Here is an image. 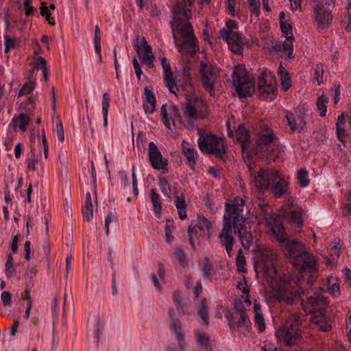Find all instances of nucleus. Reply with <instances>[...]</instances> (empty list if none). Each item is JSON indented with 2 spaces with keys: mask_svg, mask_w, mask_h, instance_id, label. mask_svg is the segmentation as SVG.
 I'll return each instance as SVG.
<instances>
[{
  "mask_svg": "<svg viewBox=\"0 0 351 351\" xmlns=\"http://www.w3.org/2000/svg\"><path fill=\"white\" fill-rule=\"evenodd\" d=\"M148 156L152 168L158 171H162V173L167 171L168 161L162 157L160 151L154 142L149 143Z\"/></svg>",
  "mask_w": 351,
  "mask_h": 351,
  "instance_id": "obj_16",
  "label": "nucleus"
},
{
  "mask_svg": "<svg viewBox=\"0 0 351 351\" xmlns=\"http://www.w3.org/2000/svg\"><path fill=\"white\" fill-rule=\"evenodd\" d=\"M328 303L327 298L322 295L321 290H317L314 291L311 295L307 297V300L305 304H304L303 300H302V305L304 306V308L306 313H313L316 311H318L325 306Z\"/></svg>",
  "mask_w": 351,
  "mask_h": 351,
  "instance_id": "obj_17",
  "label": "nucleus"
},
{
  "mask_svg": "<svg viewBox=\"0 0 351 351\" xmlns=\"http://www.w3.org/2000/svg\"><path fill=\"white\" fill-rule=\"evenodd\" d=\"M159 186L162 193L165 195L170 197L171 189L168 180L165 178L162 177L159 178Z\"/></svg>",
  "mask_w": 351,
  "mask_h": 351,
  "instance_id": "obj_48",
  "label": "nucleus"
},
{
  "mask_svg": "<svg viewBox=\"0 0 351 351\" xmlns=\"http://www.w3.org/2000/svg\"><path fill=\"white\" fill-rule=\"evenodd\" d=\"M198 314L202 319L204 322L203 324L206 326H208L209 324V316L206 298H203L201 300L199 308L198 310Z\"/></svg>",
  "mask_w": 351,
  "mask_h": 351,
  "instance_id": "obj_40",
  "label": "nucleus"
},
{
  "mask_svg": "<svg viewBox=\"0 0 351 351\" xmlns=\"http://www.w3.org/2000/svg\"><path fill=\"white\" fill-rule=\"evenodd\" d=\"M280 27L282 32L285 36L286 38H287V36L293 35L292 27L289 23H287L286 21H282Z\"/></svg>",
  "mask_w": 351,
  "mask_h": 351,
  "instance_id": "obj_60",
  "label": "nucleus"
},
{
  "mask_svg": "<svg viewBox=\"0 0 351 351\" xmlns=\"http://www.w3.org/2000/svg\"><path fill=\"white\" fill-rule=\"evenodd\" d=\"M301 320L297 316L287 320L281 328L276 332V336L280 341H283L286 346H291L297 344L301 338V331L299 326Z\"/></svg>",
  "mask_w": 351,
  "mask_h": 351,
  "instance_id": "obj_8",
  "label": "nucleus"
},
{
  "mask_svg": "<svg viewBox=\"0 0 351 351\" xmlns=\"http://www.w3.org/2000/svg\"><path fill=\"white\" fill-rule=\"evenodd\" d=\"M54 132L56 133L57 137L61 143L64 141V134L62 123L60 121L58 120L56 125L53 128Z\"/></svg>",
  "mask_w": 351,
  "mask_h": 351,
  "instance_id": "obj_51",
  "label": "nucleus"
},
{
  "mask_svg": "<svg viewBox=\"0 0 351 351\" xmlns=\"http://www.w3.org/2000/svg\"><path fill=\"white\" fill-rule=\"evenodd\" d=\"M294 40L293 35L287 36V38L283 43H276L273 45L272 49L275 51L282 52L289 59H293V42Z\"/></svg>",
  "mask_w": 351,
  "mask_h": 351,
  "instance_id": "obj_24",
  "label": "nucleus"
},
{
  "mask_svg": "<svg viewBox=\"0 0 351 351\" xmlns=\"http://www.w3.org/2000/svg\"><path fill=\"white\" fill-rule=\"evenodd\" d=\"M194 224L199 229V231L203 234L205 232H209L212 226L210 222L203 215H197V220L194 221Z\"/></svg>",
  "mask_w": 351,
  "mask_h": 351,
  "instance_id": "obj_36",
  "label": "nucleus"
},
{
  "mask_svg": "<svg viewBox=\"0 0 351 351\" xmlns=\"http://www.w3.org/2000/svg\"><path fill=\"white\" fill-rule=\"evenodd\" d=\"M117 177L120 182V186L122 189H125L129 186L128 178L125 171H119L117 174Z\"/></svg>",
  "mask_w": 351,
  "mask_h": 351,
  "instance_id": "obj_56",
  "label": "nucleus"
},
{
  "mask_svg": "<svg viewBox=\"0 0 351 351\" xmlns=\"http://www.w3.org/2000/svg\"><path fill=\"white\" fill-rule=\"evenodd\" d=\"M258 205L261 209V215L267 226L270 228L274 237L278 241H285V230L280 217L271 212V208L264 200H259Z\"/></svg>",
  "mask_w": 351,
  "mask_h": 351,
  "instance_id": "obj_9",
  "label": "nucleus"
},
{
  "mask_svg": "<svg viewBox=\"0 0 351 351\" xmlns=\"http://www.w3.org/2000/svg\"><path fill=\"white\" fill-rule=\"evenodd\" d=\"M212 265L210 264L208 257H205L203 260V277L204 278H209L211 276Z\"/></svg>",
  "mask_w": 351,
  "mask_h": 351,
  "instance_id": "obj_52",
  "label": "nucleus"
},
{
  "mask_svg": "<svg viewBox=\"0 0 351 351\" xmlns=\"http://www.w3.org/2000/svg\"><path fill=\"white\" fill-rule=\"evenodd\" d=\"M145 101L143 102V109L146 114H152L156 111V100L155 95L152 90L147 86L144 88Z\"/></svg>",
  "mask_w": 351,
  "mask_h": 351,
  "instance_id": "obj_27",
  "label": "nucleus"
},
{
  "mask_svg": "<svg viewBox=\"0 0 351 351\" xmlns=\"http://www.w3.org/2000/svg\"><path fill=\"white\" fill-rule=\"evenodd\" d=\"M110 98L109 94L107 93H104L101 101V110L104 118V125L105 127H106L108 124V113L110 108Z\"/></svg>",
  "mask_w": 351,
  "mask_h": 351,
  "instance_id": "obj_38",
  "label": "nucleus"
},
{
  "mask_svg": "<svg viewBox=\"0 0 351 351\" xmlns=\"http://www.w3.org/2000/svg\"><path fill=\"white\" fill-rule=\"evenodd\" d=\"M282 88L285 91L287 90L291 86V78L289 75H282L281 77Z\"/></svg>",
  "mask_w": 351,
  "mask_h": 351,
  "instance_id": "obj_63",
  "label": "nucleus"
},
{
  "mask_svg": "<svg viewBox=\"0 0 351 351\" xmlns=\"http://www.w3.org/2000/svg\"><path fill=\"white\" fill-rule=\"evenodd\" d=\"M162 121L165 126L170 130L176 128L175 119H177L180 123H182L179 110L176 106H168L167 104H162L160 108Z\"/></svg>",
  "mask_w": 351,
  "mask_h": 351,
  "instance_id": "obj_15",
  "label": "nucleus"
},
{
  "mask_svg": "<svg viewBox=\"0 0 351 351\" xmlns=\"http://www.w3.org/2000/svg\"><path fill=\"white\" fill-rule=\"evenodd\" d=\"M298 178L300 185L305 187L308 185L309 180L308 178V171L304 169H300L298 171Z\"/></svg>",
  "mask_w": 351,
  "mask_h": 351,
  "instance_id": "obj_49",
  "label": "nucleus"
},
{
  "mask_svg": "<svg viewBox=\"0 0 351 351\" xmlns=\"http://www.w3.org/2000/svg\"><path fill=\"white\" fill-rule=\"evenodd\" d=\"M32 1L27 0L24 1V7L25 8V14L27 16H33L36 12V9L31 5Z\"/></svg>",
  "mask_w": 351,
  "mask_h": 351,
  "instance_id": "obj_62",
  "label": "nucleus"
},
{
  "mask_svg": "<svg viewBox=\"0 0 351 351\" xmlns=\"http://www.w3.org/2000/svg\"><path fill=\"white\" fill-rule=\"evenodd\" d=\"M315 77L317 81L318 84L324 82V67L322 64H317L315 68Z\"/></svg>",
  "mask_w": 351,
  "mask_h": 351,
  "instance_id": "obj_54",
  "label": "nucleus"
},
{
  "mask_svg": "<svg viewBox=\"0 0 351 351\" xmlns=\"http://www.w3.org/2000/svg\"><path fill=\"white\" fill-rule=\"evenodd\" d=\"M328 97L325 95H322L317 99V108L319 111V115L321 117L326 116V104L328 103Z\"/></svg>",
  "mask_w": 351,
  "mask_h": 351,
  "instance_id": "obj_42",
  "label": "nucleus"
},
{
  "mask_svg": "<svg viewBox=\"0 0 351 351\" xmlns=\"http://www.w3.org/2000/svg\"><path fill=\"white\" fill-rule=\"evenodd\" d=\"M273 185L271 186L272 191L276 197H280L283 195L287 190V182L282 179L277 171L276 178L272 181Z\"/></svg>",
  "mask_w": 351,
  "mask_h": 351,
  "instance_id": "obj_28",
  "label": "nucleus"
},
{
  "mask_svg": "<svg viewBox=\"0 0 351 351\" xmlns=\"http://www.w3.org/2000/svg\"><path fill=\"white\" fill-rule=\"evenodd\" d=\"M261 306L258 303H254V310L255 313L254 322L255 324L258 326V329L261 332L265 330V324L263 318V315L261 311Z\"/></svg>",
  "mask_w": 351,
  "mask_h": 351,
  "instance_id": "obj_34",
  "label": "nucleus"
},
{
  "mask_svg": "<svg viewBox=\"0 0 351 351\" xmlns=\"http://www.w3.org/2000/svg\"><path fill=\"white\" fill-rule=\"evenodd\" d=\"M161 66L163 71V80L166 86L170 93L176 95L179 91V88L173 77V73L169 62L165 57L160 58Z\"/></svg>",
  "mask_w": 351,
  "mask_h": 351,
  "instance_id": "obj_19",
  "label": "nucleus"
},
{
  "mask_svg": "<svg viewBox=\"0 0 351 351\" xmlns=\"http://www.w3.org/2000/svg\"><path fill=\"white\" fill-rule=\"evenodd\" d=\"M195 337L196 341L201 346H207L209 342V338L206 335L204 332L200 331L199 329H195Z\"/></svg>",
  "mask_w": 351,
  "mask_h": 351,
  "instance_id": "obj_46",
  "label": "nucleus"
},
{
  "mask_svg": "<svg viewBox=\"0 0 351 351\" xmlns=\"http://www.w3.org/2000/svg\"><path fill=\"white\" fill-rule=\"evenodd\" d=\"M30 121L31 119L28 115L25 113H21L18 117L13 118V128L15 130L18 128L21 131L25 132L27 130Z\"/></svg>",
  "mask_w": 351,
  "mask_h": 351,
  "instance_id": "obj_29",
  "label": "nucleus"
},
{
  "mask_svg": "<svg viewBox=\"0 0 351 351\" xmlns=\"http://www.w3.org/2000/svg\"><path fill=\"white\" fill-rule=\"evenodd\" d=\"M285 217L293 224L297 226V227H301L302 226V213L300 210H292L290 211Z\"/></svg>",
  "mask_w": 351,
  "mask_h": 351,
  "instance_id": "obj_39",
  "label": "nucleus"
},
{
  "mask_svg": "<svg viewBox=\"0 0 351 351\" xmlns=\"http://www.w3.org/2000/svg\"><path fill=\"white\" fill-rule=\"evenodd\" d=\"M151 201L153 204L154 209L156 213H160L161 210V204L160 202V197L154 189L150 191Z\"/></svg>",
  "mask_w": 351,
  "mask_h": 351,
  "instance_id": "obj_44",
  "label": "nucleus"
},
{
  "mask_svg": "<svg viewBox=\"0 0 351 351\" xmlns=\"http://www.w3.org/2000/svg\"><path fill=\"white\" fill-rule=\"evenodd\" d=\"M285 243L287 254L292 259L293 266L300 271L312 273L317 269L315 256L306 250L305 247L296 239L280 241Z\"/></svg>",
  "mask_w": 351,
  "mask_h": 351,
  "instance_id": "obj_2",
  "label": "nucleus"
},
{
  "mask_svg": "<svg viewBox=\"0 0 351 351\" xmlns=\"http://www.w3.org/2000/svg\"><path fill=\"white\" fill-rule=\"evenodd\" d=\"M188 236L191 245L195 247L196 241L199 238L202 236L203 233L199 231V229L192 221L188 228Z\"/></svg>",
  "mask_w": 351,
  "mask_h": 351,
  "instance_id": "obj_32",
  "label": "nucleus"
},
{
  "mask_svg": "<svg viewBox=\"0 0 351 351\" xmlns=\"http://www.w3.org/2000/svg\"><path fill=\"white\" fill-rule=\"evenodd\" d=\"M36 80H32L24 84L19 92V96H23L30 94L35 88Z\"/></svg>",
  "mask_w": 351,
  "mask_h": 351,
  "instance_id": "obj_43",
  "label": "nucleus"
},
{
  "mask_svg": "<svg viewBox=\"0 0 351 351\" xmlns=\"http://www.w3.org/2000/svg\"><path fill=\"white\" fill-rule=\"evenodd\" d=\"M173 21L171 24H178L188 21L191 17V9L183 3L177 1L173 8Z\"/></svg>",
  "mask_w": 351,
  "mask_h": 351,
  "instance_id": "obj_22",
  "label": "nucleus"
},
{
  "mask_svg": "<svg viewBox=\"0 0 351 351\" xmlns=\"http://www.w3.org/2000/svg\"><path fill=\"white\" fill-rule=\"evenodd\" d=\"M182 154L187 159V163L192 169H195L197 153L193 146L188 142L183 141L182 143Z\"/></svg>",
  "mask_w": 351,
  "mask_h": 351,
  "instance_id": "obj_26",
  "label": "nucleus"
},
{
  "mask_svg": "<svg viewBox=\"0 0 351 351\" xmlns=\"http://www.w3.org/2000/svg\"><path fill=\"white\" fill-rule=\"evenodd\" d=\"M198 147L203 153L213 154L223 160H225L226 148L222 138L211 133L204 134L200 130H198Z\"/></svg>",
  "mask_w": 351,
  "mask_h": 351,
  "instance_id": "obj_5",
  "label": "nucleus"
},
{
  "mask_svg": "<svg viewBox=\"0 0 351 351\" xmlns=\"http://www.w3.org/2000/svg\"><path fill=\"white\" fill-rule=\"evenodd\" d=\"M171 26L175 45L182 56H192L199 51L197 38L189 21Z\"/></svg>",
  "mask_w": 351,
  "mask_h": 351,
  "instance_id": "obj_3",
  "label": "nucleus"
},
{
  "mask_svg": "<svg viewBox=\"0 0 351 351\" xmlns=\"http://www.w3.org/2000/svg\"><path fill=\"white\" fill-rule=\"evenodd\" d=\"M234 306L238 315H247L245 313L246 308L240 299L237 298L234 300Z\"/></svg>",
  "mask_w": 351,
  "mask_h": 351,
  "instance_id": "obj_58",
  "label": "nucleus"
},
{
  "mask_svg": "<svg viewBox=\"0 0 351 351\" xmlns=\"http://www.w3.org/2000/svg\"><path fill=\"white\" fill-rule=\"evenodd\" d=\"M225 207L223 228L219 234V238L229 257H231L234 242L232 229L234 233L238 234L244 249L250 248L253 237L251 228L247 225L246 217L243 214L245 207L244 200L237 197L231 202L226 203Z\"/></svg>",
  "mask_w": 351,
  "mask_h": 351,
  "instance_id": "obj_1",
  "label": "nucleus"
},
{
  "mask_svg": "<svg viewBox=\"0 0 351 351\" xmlns=\"http://www.w3.org/2000/svg\"><path fill=\"white\" fill-rule=\"evenodd\" d=\"M174 203L178 210V213L180 219L186 218V203L185 196L183 193L175 196Z\"/></svg>",
  "mask_w": 351,
  "mask_h": 351,
  "instance_id": "obj_30",
  "label": "nucleus"
},
{
  "mask_svg": "<svg viewBox=\"0 0 351 351\" xmlns=\"http://www.w3.org/2000/svg\"><path fill=\"white\" fill-rule=\"evenodd\" d=\"M237 24L233 20H228L226 23V27L220 30L221 37H227L230 34L237 32Z\"/></svg>",
  "mask_w": 351,
  "mask_h": 351,
  "instance_id": "obj_41",
  "label": "nucleus"
},
{
  "mask_svg": "<svg viewBox=\"0 0 351 351\" xmlns=\"http://www.w3.org/2000/svg\"><path fill=\"white\" fill-rule=\"evenodd\" d=\"M271 287L273 298L287 305L294 304L302 296L310 293L308 289H302L295 280H290L285 276H280L274 280Z\"/></svg>",
  "mask_w": 351,
  "mask_h": 351,
  "instance_id": "obj_4",
  "label": "nucleus"
},
{
  "mask_svg": "<svg viewBox=\"0 0 351 351\" xmlns=\"http://www.w3.org/2000/svg\"><path fill=\"white\" fill-rule=\"evenodd\" d=\"M327 284L329 293L333 297L338 298L341 293L339 279L336 276H328Z\"/></svg>",
  "mask_w": 351,
  "mask_h": 351,
  "instance_id": "obj_33",
  "label": "nucleus"
},
{
  "mask_svg": "<svg viewBox=\"0 0 351 351\" xmlns=\"http://www.w3.org/2000/svg\"><path fill=\"white\" fill-rule=\"evenodd\" d=\"M237 266L239 271L245 272V258L242 253L241 250L239 251L237 256Z\"/></svg>",
  "mask_w": 351,
  "mask_h": 351,
  "instance_id": "obj_53",
  "label": "nucleus"
},
{
  "mask_svg": "<svg viewBox=\"0 0 351 351\" xmlns=\"http://www.w3.org/2000/svg\"><path fill=\"white\" fill-rule=\"evenodd\" d=\"M276 254L270 248L259 247L254 251V265L256 271H263L271 277L276 274L274 265Z\"/></svg>",
  "mask_w": 351,
  "mask_h": 351,
  "instance_id": "obj_10",
  "label": "nucleus"
},
{
  "mask_svg": "<svg viewBox=\"0 0 351 351\" xmlns=\"http://www.w3.org/2000/svg\"><path fill=\"white\" fill-rule=\"evenodd\" d=\"M138 43L134 45V49L138 54L139 59L143 64L147 65L149 68H153L154 56L152 52V47L147 44L145 37L140 38L137 36Z\"/></svg>",
  "mask_w": 351,
  "mask_h": 351,
  "instance_id": "obj_14",
  "label": "nucleus"
},
{
  "mask_svg": "<svg viewBox=\"0 0 351 351\" xmlns=\"http://www.w3.org/2000/svg\"><path fill=\"white\" fill-rule=\"evenodd\" d=\"M5 53H8L11 49L15 47V40L9 36H5Z\"/></svg>",
  "mask_w": 351,
  "mask_h": 351,
  "instance_id": "obj_59",
  "label": "nucleus"
},
{
  "mask_svg": "<svg viewBox=\"0 0 351 351\" xmlns=\"http://www.w3.org/2000/svg\"><path fill=\"white\" fill-rule=\"evenodd\" d=\"M343 213L345 216L351 215V193H349L348 195V202L343 208Z\"/></svg>",
  "mask_w": 351,
  "mask_h": 351,
  "instance_id": "obj_64",
  "label": "nucleus"
},
{
  "mask_svg": "<svg viewBox=\"0 0 351 351\" xmlns=\"http://www.w3.org/2000/svg\"><path fill=\"white\" fill-rule=\"evenodd\" d=\"M237 141L241 145L243 149H247L250 145V134L248 131L243 125H239L236 132Z\"/></svg>",
  "mask_w": 351,
  "mask_h": 351,
  "instance_id": "obj_31",
  "label": "nucleus"
},
{
  "mask_svg": "<svg viewBox=\"0 0 351 351\" xmlns=\"http://www.w3.org/2000/svg\"><path fill=\"white\" fill-rule=\"evenodd\" d=\"M335 0H313L311 6L316 26L319 30L327 28L331 23V12L335 8Z\"/></svg>",
  "mask_w": 351,
  "mask_h": 351,
  "instance_id": "obj_6",
  "label": "nucleus"
},
{
  "mask_svg": "<svg viewBox=\"0 0 351 351\" xmlns=\"http://www.w3.org/2000/svg\"><path fill=\"white\" fill-rule=\"evenodd\" d=\"M175 256L180 265L182 266L186 265V255L182 250L178 248L176 249L175 251Z\"/></svg>",
  "mask_w": 351,
  "mask_h": 351,
  "instance_id": "obj_61",
  "label": "nucleus"
},
{
  "mask_svg": "<svg viewBox=\"0 0 351 351\" xmlns=\"http://www.w3.org/2000/svg\"><path fill=\"white\" fill-rule=\"evenodd\" d=\"M258 90L260 96L265 100H273L277 93L276 82L274 75L263 69L258 77Z\"/></svg>",
  "mask_w": 351,
  "mask_h": 351,
  "instance_id": "obj_11",
  "label": "nucleus"
},
{
  "mask_svg": "<svg viewBox=\"0 0 351 351\" xmlns=\"http://www.w3.org/2000/svg\"><path fill=\"white\" fill-rule=\"evenodd\" d=\"M201 81L210 96L215 95V86L220 76V69L215 65L202 61L200 62Z\"/></svg>",
  "mask_w": 351,
  "mask_h": 351,
  "instance_id": "obj_12",
  "label": "nucleus"
},
{
  "mask_svg": "<svg viewBox=\"0 0 351 351\" xmlns=\"http://www.w3.org/2000/svg\"><path fill=\"white\" fill-rule=\"evenodd\" d=\"M169 316L171 317L170 328L171 330L177 329L178 328H182L181 322L178 318L176 317L175 310L172 308H169L168 311Z\"/></svg>",
  "mask_w": 351,
  "mask_h": 351,
  "instance_id": "obj_45",
  "label": "nucleus"
},
{
  "mask_svg": "<svg viewBox=\"0 0 351 351\" xmlns=\"http://www.w3.org/2000/svg\"><path fill=\"white\" fill-rule=\"evenodd\" d=\"M233 85L240 98L250 97L254 92V80L243 66H237L232 73Z\"/></svg>",
  "mask_w": 351,
  "mask_h": 351,
  "instance_id": "obj_7",
  "label": "nucleus"
},
{
  "mask_svg": "<svg viewBox=\"0 0 351 351\" xmlns=\"http://www.w3.org/2000/svg\"><path fill=\"white\" fill-rule=\"evenodd\" d=\"M228 44L230 51L237 54L243 51V41L238 32L230 34L227 37H221Z\"/></svg>",
  "mask_w": 351,
  "mask_h": 351,
  "instance_id": "obj_25",
  "label": "nucleus"
},
{
  "mask_svg": "<svg viewBox=\"0 0 351 351\" xmlns=\"http://www.w3.org/2000/svg\"><path fill=\"white\" fill-rule=\"evenodd\" d=\"M40 155L36 154L35 149L31 147L30 154L27 159V168L32 171H36V164L38 163Z\"/></svg>",
  "mask_w": 351,
  "mask_h": 351,
  "instance_id": "obj_37",
  "label": "nucleus"
},
{
  "mask_svg": "<svg viewBox=\"0 0 351 351\" xmlns=\"http://www.w3.org/2000/svg\"><path fill=\"white\" fill-rule=\"evenodd\" d=\"M276 138L271 128L267 125H263L258 133L256 144L261 152H265Z\"/></svg>",
  "mask_w": 351,
  "mask_h": 351,
  "instance_id": "obj_21",
  "label": "nucleus"
},
{
  "mask_svg": "<svg viewBox=\"0 0 351 351\" xmlns=\"http://www.w3.org/2000/svg\"><path fill=\"white\" fill-rule=\"evenodd\" d=\"M172 331H173L176 335V338L178 341V346L180 349L182 351H184L186 343L184 340V335L182 332V328H178L177 329L173 330Z\"/></svg>",
  "mask_w": 351,
  "mask_h": 351,
  "instance_id": "obj_47",
  "label": "nucleus"
},
{
  "mask_svg": "<svg viewBox=\"0 0 351 351\" xmlns=\"http://www.w3.org/2000/svg\"><path fill=\"white\" fill-rule=\"evenodd\" d=\"M249 8L250 11L256 16L260 14V1L259 0H248Z\"/></svg>",
  "mask_w": 351,
  "mask_h": 351,
  "instance_id": "obj_55",
  "label": "nucleus"
},
{
  "mask_svg": "<svg viewBox=\"0 0 351 351\" xmlns=\"http://www.w3.org/2000/svg\"><path fill=\"white\" fill-rule=\"evenodd\" d=\"M181 109L184 117L191 120L202 119L206 104L196 96H187L186 102L182 105Z\"/></svg>",
  "mask_w": 351,
  "mask_h": 351,
  "instance_id": "obj_13",
  "label": "nucleus"
},
{
  "mask_svg": "<svg viewBox=\"0 0 351 351\" xmlns=\"http://www.w3.org/2000/svg\"><path fill=\"white\" fill-rule=\"evenodd\" d=\"M276 169H261L254 180V186L259 191L267 190L274 179L276 178Z\"/></svg>",
  "mask_w": 351,
  "mask_h": 351,
  "instance_id": "obj_18",
  "label": "nucleus"
},
{
  "mask_svg": "<svg viewBox=\"0 0 351 351\" xmlns=\"http://www.w3.org/2000/svg\"><path fill=\"white\" fill-rule=\"evenodd\" d=\"M33 65V71L38 70V69H45L47 68V62L45 59L43 57H39L37 58L36 61L32 62Z\"/></svg>",
  "mask_w": 351,
  "mask_h": 351,
  "instance_id": "obj_57",
  "label": "nucleus"
},
{
  "mask_svg": "<svg viewBox=\"0 0 351 351\" xmlns=\"http://www.w3.org/2000/svg\"><path fill=\"white\" fill-rule=\"evenodd\" d=\"M287 119L292 131L301 132L306 126L305 114L300 110L295 109L293 112H287Z\"/></svg>",
  "mask_w": 351,
  "mask_h": 351,
  "instance_id": "obj_20",
  "label": "nucleus"
},
{
  "mask_svg": "<svg viewBox=\"0 0 351 351\" xmlns=\"http://www.w3.org/2000/svg\"><path fill=\"white\" fill-rule=\"evenodd\" d=\"M239 319L237 322H234L232 313L227 310L225 313V317L228 322V326L231 330H234L236 328H245L248 330V326L250 324V317L247 315H239Z\"/></svg>",
  "mask_w": 351,
  "mask_h": 351,
  "instance_id": "obj_23",
  "label": "nucleus"
},
{
  "mask_svg": "<svg viewBox=\"0 0 351 351\" xmlns=\"http://www.w3.org/2000/svg\"><path fill=\"white\" fill-rule=\"evenodd\" d=\"M85 206L86 210L83 211V215L84 218L90 221L93 219V206L90 192H87L86 194Z\"/></svg>",
  "mask_w": 351,
  "mask_h": 351,
  "instance_id": "obj_35",
  "label": "nucleus"
},
{
  "mask_svg": "<svg viewBox=\"0 0 351 351\" xmlns=\"http://www.w3.org/2000/svg\"><path fill=\"white\" fill-rule=\"evenodd\" d=\"M341 247L337 245H335L330 250L328 262L332 263L337 261L340 256Z\"/></svg>",
  "mask_w": 351,
  "mask_h": 351,
  "instance_id": "obj_50",
  "label": "nucleus"
}]
</instances>
